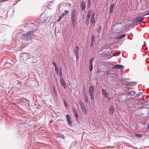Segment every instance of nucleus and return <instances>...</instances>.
<instances>
[{
    "label": "nucleus",
    "mask_w": 149,
    "mask_h": 149,
    "mask_svg": "<svg viewBox=\"0 0 149 149\" xmlns=\"http://www.w3.org/2000/svg\"><path fill=\"white\" fill-rule=\"evenodd\" d=\"M147 128L148 129H149V124L148 125Z\"/></svg>",
    "instance_id": "37998d69"
},
{
    "label": "nucleus",
    "mask_w": 149,
    "mask_h": 149,
    "mask_svg": "<svg viewBox=\"0 0 149 149\" xmlns=\"http://www.w3.org/2000/svg\"><path fill=\"white\" fill-rule=\"evenodd\" d=\"M145 19V17H140L137 18L136 19V21L137 22L141 21Z\"/></svg>",
    "instance_id": "9b49d317"
},
{
    "label": "nucleus",
    "mask_w": 149,
    "mask_h": 149,
    "mask_svg": "<svg viewBox=\"0 0 149 149\" xmlns=\"http://www.w3.org/2000/svg\"><path fill=\"white\" fill-rule=\"evenodd\" d=\"M52 64L55 67V68H58L56 63L54 61L52 62Z\"/></svg>",
    "instance_id": "6ab92c4d"
},
{
    "label": "nucleus",
    "mask_w": 149,
    "mask_h": 149,
    "mask_svg": "<svg viewBox=\"0 0 149 149\" xmlns=\"http://www.w3.org/2000/svg\"><path fill=\"white\" fill-rule=\"evenodd\" d=\"M120 53H121V52H118L116 53L115 54L113 55V56H116L117 55H119L120 54Z\"/></svg>",
    "instance_id": "bb28decb"
},
{
    "label": "nucleus",
    "mask_w": 149,
    "mask_h": 149,
    "mask_svg": "<svg viewBox=\"0 0 149 149\" xmlns=\"http://www.w3.org/2000/svg\"><path fill=\"white\" fill-rule=\"evenodd\" d=\"M95 13H93L92 14V15L91 17V19L90 20V22H91V23L92 24H94L95 22Z\"/></svg>",
    "instance_id": "39448f33"
},
{
    "label": "nucleus",
    "mask_w": 149,
    "mask_h": 149,
    "mask_svg": "<svg viewBox=\"0 0 149 149\" xmlns=\"http://www.w3.org/2000/svg\"><path fill=\"white\" fill-rule=\"evenodd\" d=\"M79 50V47L77 46H76L74 50V54H76V53L78 54Z\"/></svg>",
    "instance_id": "ddd939ff"
},
{
    "label": "nucleus",
    "mask_w": 149,
    "mask_h": 149,
    "mask_svg": "<svg viewBox=\"0 0 149 149\" xmlns=\"http://www.w3.org/2000/svg\"><path fill=\"white\" fill-rule=\"evenodd\" d=\"M88 3H89V1H88Z\"/></svg>",
    "instance_id": "49530a36"
},
{
    "label": "nucleus",
    "mask_w": 149,
    "mask_h": 149,
    "mask_svg": "<svg viewBox=\"0 0 149 149\" xmlns=\"http://www.w3.org/2000/svg\"><path fill=\"white\" fill-rule=\"evenodd\" d=\"M55 71L56 72V74H57V75H58V68H55Z\"/></svg>",
    "instance_id": "b1692460"
},
{
    "label": "nucleus",
    "mask_w": 149,
    "mask_h": 149,
    "mask_svg": "<svg viewBox=\"0 0 149 149\" xmlns=\"http://www.w3.org/2000/svg\"><path fill=\"white\" fill-rule=\"evenodd\" d=\"M62 75V70L61 69H60V72H59V75L60 77H61Z\"/></svg>",
    "instance_id": "393cba45"
},
{
    "label": "nucleus",
    "mask_w": 149,
    "mask_h": 149,
    "mask_svg": "<svg viewBox=\"0 0 149 149\" xmlns=\"http://www.w3.org/2000/svg\"><path fill=\"white\" fill-rule=\"evenodd\" d=\"M148 15H149V12L148 13Z\"/></svg>",
    "instance_id": "8fccbe9b"
},
{
    "label": "nucleus",
    "mask_w": 149,
    "mask_h": 149,
    "mask_svg": "<svg viewBox=\"0 0 149 149\" xmlns=\"http://www.w3.org/2000/svg\"><path fill=\"white\" fill-rule=\"evenodd\" d=\"M89 19L86 18L85 24L87 25H88L89 24Z\"/></svg>",
    "instance_id": "aec40b11"
},
{
    "label": "nucleus",
    "mask_w": 149,
    "mask_h": 149,
    "mask_svg": "<svg viewBox=\"0 0 149 149\" xmlns=\"http://www.w3.org/2000/svg\"><path fill=\"white\" fill-rule=\"evenodd\" d=\"M54 92L55 93V90L54 88Z\"/></svg>",
    "instance_id": "09e8293b"
},
{
    "label": "nucleus",
    "mask_w": 149,
    "mask_h": 149,
    "mask_svg": "<svg viewBox=\"0 0 149 149\" xmlns=\"http://www.w3.org/2000/svg\"><path fill=\"white\" fill-rule=\"evenodd\" d=\"M135 94L134 91H131L127 92V94L130 96H134Z\"/></svg>",
    "instance_id": "2eb2a0df"
},
{
    "label": "nucleus",
    "mask_w": 149,
    "mask_h": 149,
    "mask_svg": "<svg viewBox=\"0 0 149 149\" xmlns=\"http://www.w3.org/2000/svg\"><path fill=\"white\" fill-rule=\"evenodd\" d=\"M21 101L19 100H15V102L16 103H19Z\"/></svg>",
    "instance_id": "cd10ccee"
},
{
    "label": "nucleus",
    "mask_w": 149,
    "mask_h": 149,
    "mask_svg": "<svg viewBox=\"0 0 149 149\" xmlns=\"http://www.w3.org/2000/svg\"><path fill=\"white\" fill-rule=\"evenodd\" d=\"M95 37L93 35H92L91 36V40L92 41H94V40Z\"/></svg>",
    "instance_id": "2f4dec72"
},
{
    "label": "nucleus",
    "mask_w": 149,
    "mask_h": 149,
    "mask_svg": "<svg viewBox=\"0 0 149 149\" xmlns=\"http://www.w3.org/2000/svg\"><path fill=\"white\" fill-rule=\"evenodd\" d=\"M77 15L78 14L76 10L73 9L72 10L71 19L72 25L73 28L75 27V22L77 19Z\"/></svg>",
    "instance_id": "f257e3e1"
},
{
    "label": "nucleus",
    "mask_w": 149,
    "mask_h": 149,
    "mask_svg": "<svg viewBox=\"0 0 149 149\" xmlns=\"http://www.w3.org/2000/svg\"><path fill=\"white\" fill-rule=\"evenodd\" d=\"M68 10H65V13L63 14L62 16H64V15H68Z\"/></svg>",
    "instance_id": "5701e85b"
},
{
    "label": "nucleus",
    "mask_w": 149,
    "mask_h": 149,
    "mask_svg": "<svg viewBox=\"0 0 149 149\" xmlns=\"http://www.w3.org/2000/svg\"><path fill=\"white\" fill-rule=\"evenodd\" d=\"M94 88L93 86H91L89 87V93L90 95L94 94Z\"/></svg>",
    "instance_id": "423d86ee"
},
{
    "label": "nucleus",
    "mask_w": 149,
    "mask_h": 149,
    "mask_svg": "<svg viewBox=\"0 0 149 149\" xmlns=\"http://www.w3.org/2000/svg\"><path fill=\"white\" fill-rule=\"evenodd\" d=\"M60 81L61 84L63 86L64 88L65 89L66 88H67V86L65 83V81L62 78H61L60 79Z\"/></svg>",
    "instance_id": "6e6552de"
},
{
    "label": "nucleus",
    "mask_w": 149,
    "mask_h": 149,
    "mask_svg": "<svg viewBox=\"0 0 149 149\" xmlns=\"http://www.w3.org/2000/svg\"><path fill=\"white\" fill-rule=\"evenodd\" d=\"M64 105L65 107L66 108L67 107L68 105V104H67L66 102L65 101H64Z\"/></svg>",
    "instance_id": "c756f323"
},
{
    "label": "nucleus",
    "mask_w": 149,
    "mask_h": 149,
    "mask_svg": "<svg viewBox=\"0 0 149 149\" xmlns=\"http://www.w3.org/2000/svg\"><path fill=\"white\" fill-rule=\"evenodd\" d=\"M115 6V5L114 4H111L110 5V7L109 9V11L110 13H112L113 10V8Z\"/></svg>",
    "instance_id": "f8f14e48"
},
{
    "label": "nucleus",
    "mask_w": 149,
    "mask_h": 149,
    "mask_svg": "<svg viewBox=\"0 0 149 149\" xmlns=\"http://www.w3.org/2000/svg\"><path fill=\"white\" fill-rule=\"evenodd\" d=\"M81 9L82 11H84L85 9V6L84 3H82L81 4Z\"/></svg>",
    "instance_id": "dca6fc26"
},
{
    "label": "nucleus",
    "mask_w": 149,
    "mask_h": 149,
    "mask_svg": "<svg viewBox=\"0 0 149 149\" xmlns=\"http://www.w3.org/2000/svg\"><path fill=\"white\" fill-rule=\"evenodd\" d=\"M90 16H91L90 15H89L87 14L86 18L90 19Z\"/></svg>",
    "instance_id": "72a5a7b5"
},
{
    "label": "nucleus",
    "mask_w": 149,
    "mask_h": 149,
    "mask_svg": "<svg viewBox=\"0 0 149 149\" xmlns=\"http://www.w3.org/2000/svg\"><path fill=\"white\" fill-rule=\"evenodd\" d=\"M91 96V99L92 100H93L94 98V94L90 95Z\"/></svg>",
    "instance_id": "c85d7f7f"
},
{
    "label": "nucleus",
    "mask_w": 149,
    "mask_h": 149,
    "mask_svg": "<svg viewBox=\"0 0 149 149\" xmlns=\"http://www.w3.org/2000/svg\"><path fill=\"white\" fill-rule=\"evenodd\" d=\"M93 65H89V69L90 71H91L93 70Z\"/></svg>",
    "instance_id": "a878e982"
},
{
    "label": "nucleus",
    "mask_w": 149,
    "mask_h": 149,
    "mask_svg": "<svg viewBox=\"0 0 149 149\" xmlns=\"http://www.w3.org/2000/svg\"><path fill=\"white\" fill-rule=\"evenodd\" d=\"M91 11H88L87 13L88 15H89L90 16H91Z\"/></svg>",
    "instance_id": "473e14b6"
},
{
    "label": "nucleus",
    "mask_w": 149,
    "mask_h": 149,
    "mask_svg": "<svg viewBox=\"0 0 149 149\" xmlns=\"http://www.w3.org/2000/svg\"><path fill=\"white\" fill-rule=\"evenodd\" d=\"M115 68H118V69H121L124 68L123 66L120 65H116L114 66Z\"/></svg>",
    "instance_id": "4468645a"
},
{
    "label": "nucleus",
    "mask_w": 149,
    "mask_h": 149,
    "mask_svg": "<svg viewBox=\"0 0 149 149\" xmlns=\"http://www.w3.org/2000/svg\"><path fill=\"white\" fill-rule=\"evenodd\" d=\"M62 136L63 137V138L64 139V136L63 135V136Z\"/></svg>",
    "instance_id": "c03bdc74"
},
{
    "label": "nucleus",
    "mask_w": 149,
    "mask_h": 149,
    "mask_svg": "<svg viewBox=\"0 0 149 149\" xmlns=\"http://www.w3.org/2000/svg\"><path fill=\"white\" fill-rule=\"evenodd\" d=\"M118 26H120V27H122V24L120 23H119L118 24Z\"/></svg>",
    "instance_id": "4c0bfd02"
},
{
    "label": "nucleus",
    "mask_w": 149,
    "mask_h": 149,
    "mask_svg": "<svg viewBox=\"0 0 149 149\" xmlns=\"http://www.w3.org/2000/svg\"><path fill=\"white\" fill-rule=\"evenodd\" d=\"M126 34H121L120 35V36L119 37V38H122L124 37H125L126 36Z\"/></svg>",
    "instance_id": "412c9836"
},
{
    "label": "nucleus",
    "mask_w": 149,
    "mask_h": 149,
    "mask_svg": "<svg viewBox=\"0 0 149 149\" xmlns=\"http://www.w3.org/2000/svg\"><path fill=\"white\" fill-rule=\"evenodd\" d=\"M101 91L102 94L104 95V96L106 97H108V96H109V95L105 91V90L104 89H102Z\"/></svg>",
    "instance_id": "9d476101"
},
{
    "label": "nucleus",
    "mask_w": 149,
    "mask_h": 149,
    "mask_svg": "<svg viewBox=\"0 0 149 149\" xmlns=\"http://www.w3.org/2000/svg\"><path fill=\"white\" fill-rule=\"evenodd\" d=\"M113 111L114 107L113 106L111 105L109 108V113L110 115L112 116L113 115Z\"/></svg>",
    "instance_id": "0eeeda50"
},
{
    "label": "nucleus",
    "mask_w": 149,
    "mask_h": 149,
    "mask_svg": "<svg viewBox=\"0 0 149 149\" xmlns=\"http://www.w3.org/2000/svg\"><path fill=\"white\" fill-rule=\"evenodd\" d=\"M135 54H134V55H133V60L135 59L134 58H135Z\"/></svg>",
    "instance_id": "a19ab883"
},
{
    "label": "nucleus",
    "mask_w": 149,
    "mask_h": 149,
    "mask_svg": "<svg viewBox=\"0 0 149 149\" xmlns=\"http://www.w3.org/2000/svg\"><path fill=\"white\" fill-rule=\"evenodd\" d=\"M88 3H89V1H88Z\"/></svg>",
    "instance_id": "de8ad7c7"
},
{
    "label": "nucleus",
    "mask_w": 149,
    "mask_h": 149,
    "mask_svg": "<svg viewBox=\"0 0 149 149\" xmlns=\"http://www.w3.org/2000/svg\"><path fill=\"white\" fill-rule=\"evenodd\" d=\"M142 94V93L141 92H139L138 94V95L139 96H140Z\"/></svg>",
    "instance_id": "e433bc0d"
},
{
    "label": "nucleus",
    "mask_w": 149,
    "mask_h": 149,
    "mask_svg": "<svg viewBox=\"0 0 149 149\" xmlns=\"http://www.w3.org/2000/svg\"><path fill=\"white\" fill-rule=\"evenodd\" d=\"M110 73V71L109 70H108L105 73L106 75L107 76H108L109 74V73Z\"/></svg>",
    "instance_id": "7c9ffc66"
},
{
    "label": "nucleus",
    "mask_w": 149,
    "mask_h": 149,
    "mask_svg": "<svg viewBox=\"0 0 149 149\" xmlns=\"http://www.w3.org/2000/svg\"><path fill=\"white\" fill-rule=\"evenodd\" d=\"M100 71H97L98 73H100Z\"/></svg>",
    "instance_id": "a18cd8bd"
},
{
    "label": "nucleus",
    "mask_w": 149,
    "mask_h": 149,
    "mask_svg": "<svg viewBox=\"0 0 149 149\" xmlns=\"http://www.w3.org/2000/svg\"><path fill=\"white\" fill-rule=\"evenodd\" d=\"M32 32H29L26 33L22 36V38L24 40L26 41H30L31 40Z\"/></svg>",
    "instance_id": "f03ea898"
},
{
    "label": "nucleus",
    "mask_w": 149,
    "mask_h": 149,
    "mask_svg": "<svg viewBox=\"0 0 149 149\" xmlns=\"http://www.w3.org/2000/svg\"><path fill=\"white\" fill-rule=\"evenodd\" d=\"M107 98L109 100H110V97H109V96H108V97H107Z\"/></svg>",
    "instance_id": "79ce46f5"
},
{
    "label": "nucleus",
    "mask_w": 149,
    "mask_h": 149,
    "mask_svg": "<svg viewBox=\"0 0 149 149\" xmlns=\"http://www.w3.org/2000/svg\"><path fill=\"white\" fill-rule=\"evenodd\" d=\"M93 41H92V42H91V45H90L91 46H92L93 45Z\"/></svg>",
    "instance_id": "ea45409f"
},
{
    "label": "nucleus",
    "mask_w": 149,
    "mask_h": 149,
    "mask_svg": "<svg viewBox=\"0 0 149 149\" xmlns=\"http://www.w3.org/2000/svg\"><path fill=\"white\" fill-rule=\"evenodd\" d=\"M73 112L75 117L77 118H78V114L77 113L76 109L75 108H73Z\"/></svg>",
    "instance_id": "1a4fd4ad"
},
{
    "label": "nucleus",
    "mask_w": 149,
    "mask_h": 149,
    "mask_svg": "<svg viewBox=\"0 0 149 149\" xmlns=\"http://www.w3.org/2000/svg\"><path fill=\"white\" fill-rule=\"evenodd\" d=\"M66 117L68 124L69 125H72V123L71 120V117L68 114L66 115Z\"/></svg>",
    "instance_id": "20e7f679"
},
{
    "label": "nucleus",
    "mask_w": 149,
    "mask_h": 149,
    "mask_svg": "<svg viewBox=\"0 0 149 149\" xmlns=\"http://www.w3.org/2000/svg\"><path fill=\"white\" fill-rule=\"evenodd\" d=\"M137 136L139 137H140L142 135L141 134H137Z\"/></svg>",
    "instance_id": "58836bf2"
},
{
    "label": "nucleus",
    "mask_w": 149,
    "mask_h": 149,
    "mask_svg": "<svg viewBox=\"0 0 149 149\" xmlns=\"http://www.w3.org/2000/svg\"><path fill=\"white\" fill-rule=\"evenodd\" d=\"M79 104L80 105L81 108L82 112L85 114L87 113L86 109L84 104L82 103L81 101L79 102Z\"/></svg>",
    "instance_id": "7ed1b4c3"
},
{
    "label": "nucleus",
    "mask_w": 149,
    "mask_h": 149,
    "mask_svg": "<svg viewBox=\"0 0 149 149\" xmlns=\"http://www.w3.org/2000/svg\"><path fill=\"white\" fill-rule=\"evenodd\" d=\"M84 95H85L84 98H85V101L86 102H88V98L87 97L86 95V94L85 93Z\"/></svg>",
    "instance_id": "4be33fe9"
},
{
    "label": "nucleus",
    "mask_w": 149,
    "mask_h": 149,
    "mask_svg": "<svg viewBox=\"0 0 149 149\" xmlns=\"http://www.w3.org/2000/svg\"><path fill=\"white\" fill-rule=\"evenodd\" d=\"M61 16H60L58 19L57 20V22H59L60 21V20H61Z\"/></svg>",
    "instance_id": "c9c22d12"
},
{
    "label": "nucleus",
    "mask_w": 149,
    "mask_h": 149,
    "mask_svg": "<svg viewBox=\"0 0 149 149\" xmlns=\"http://www.w3.org/2000/svg\"><path fill=\"white\" fill-rule=\"evenodd\" d=\"M75 54V56L76 57L77 59H78V58H79L78 53V54L76 53V54Z\"/></svg>",
    "instance_id": "f704fd0d"
},
{
    "label": "nucleus",
    "mask_w": 149,
    "mask_h": 149,
    "mask_svg": "<svg viewBox=\"0 0 149 149\" xmlns=\"http://www.w3.org/2000/svg\"><path fill=\"white\" fill-rule=\"evenodd\" d=\"M90 4H91V3H90V4H89V5H90Z\"/></svg>",
    "instance_id": "3c124183"
},
{
    "label": "nucleus",
    "mask_w": 149,
    "mask_h": 149,
    "mask_svg": "<svg viewBox=\"0 0 149 149\" xmlns=\"http://www.w3.org/2000/svg\"><path fill=\"white\" fill-rule=\"evenodd\" d=\"M101 26L99 25V27L97 28V32L99 33H100V32H101Z\"/></svg>",
    "instance_id": "f3484780"
},
{
    "label": "nucleus",
    "mask_w": 149,
    "mask_h": 149,
    "mask_svg": "<svg viewBox=\"0 0 149 149\" xmlns=\"http://www.w3.org/2000/svg\"><path fill=\"white\" fill-rule=\"evenodd\" d=\"M94 60L93 58H92L89 61V65H93L92 63L93 61Z\"/></svg>",
    "instance_id": "a211bd4d"
}]
</instances>
